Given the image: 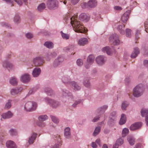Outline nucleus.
I'll return each instance as SVG.
<instances>
[{
  "label": "nucleus",
  "mask_w": 148,
  "mask_h": 148,
  "mask_svg": "<svg viewBox=\"0 0 148 148\" xmlns=\"http://www.w3.org/2000/svg\"><path fill=\"white\" fill-rule=\"evenodd\" d=\"M76 18L72 16L68 20H69L73 27L75 28L76 32L84 33L86 32L85 28L82 23L79 21H77Z\"/></svg>",
  "instance_id": "1"
},
{
  "label": "nucleus",
  "mask_w": 148,
  "mask_h": 148,
  "mask_svg": "<svg viewBox=\"0 0 148 148\" xmlns=\"http://www.w3.org/2000/svg\"><path fill=\"white\" fill-rule=\"evenodd\" d=\"M37 103L35 102H27L24 106L25 110L27 112L32 111L35 110L37 108Z\"/></svg>",
  "instance_id": "2"
},
{
  "label": "nucleus",
  "mask_w": 148,
  "mask_h": 148,
  "mask_svg": "<svg viewBox=\"0 0 148 148\" xmlns=\"http://www.w3.org/2000/svg\"><path fill=\"white\" fill-rule=\"evenodd\" d=\"M144 90V87L142 84L137 86L133 90L134 96L137 97L140 96L143 94Z\"/></svg>",
  "instance_id": "3"
},
{
  "label": "nucleus",
  "mask_w": 148,
  "mask_h": 148,
  "mask_svg": "<svg viewBox=\"0 0 148 148\" xmlns=\"http://www.w3.org/2000/svg\"><path fill=\"white\" fill-rule=\"evenodd\" d=\"M44 100L46 103L54 108H57L60 104L59 101L52 99L48 97H45L44 99Z\"/></svg>",
  "instance_id": "4"
},
{
  "label": "nucleus",
  "mask_w": 148,
  "mask_h": 148,
  "mask_svg": "<svg viewBox=\"0 0 148 148\" xmlns=\"http://www.w3.org/2000/svg\"><path fill=\"white\" fill-rule=\"evenodd\" d=\"M110 42L114 45H117L119 44L120 41L119 39L118 35L114 34L112 35L109 38Z\"/></svg>",
  "instance_id": "5"
},
{
  "label": "nucleus",
  "mask_w": 148,
  "mask_h": 148,
  "mask_svg": "<svg viewBox=\"0 0 148 148\" xmlns=\"http://www.w3.org/2000/svg\"><path fill=\"white\" fill-rule=\"evenodd\" d=\"M116 113L115 111H113L110 114L109 117V120L108 124L112 126L114 125L116 120Z\"/></svg>",
  "instance_id": "6"
},
{
  "label": "nucleus",
  "mask_w": 148,
  "mask_h": 148,
  "mask_svg": "<svg viewBox=\"0 0 148 148\" xmlns=\"http://www.w3.org/2000/svg\"><path fill=\"white\" fill-rule=\"evenodd\" d=\"M62 96L63 98L68 97V99H73L74 96L68 90L65 89H62Z\"/></svg>",
  "instance_id": "7"
},
{
  "label": "nucleus",
  "mask_w": 148,
  "mask_h": 148,
  "mask_svg": "<svg viewBox=\"0 0 148 148\" xmlns=\"http://www.w3.org/2000/svg\"><path fill=\"white\" fill-rule=\"evenodd\" d=\"M33 62L35 66H40L44 63L43 58L40 56L36 57L33 59Z\"/></svg>",
  "instance_id": "8"
},
{
  "label": "nucleus",
  "mask_w": 148,
  "mask_h": 148,
  "mask_svg": "<svg viewBox=\"0 0 148 148\" xmlns=\"http://www.w3.org/2000/svg\"><path fill=\"white\" fill-rule=\"evenodd\" d=\"M58 1L57 0H48L47 5L49 9H53L57 7Z\"/></svg>",
  "instance_id": "9"
},
{
  "label": "nucleus",
  "mask_w": 148,
  "mask_h": 148,
  "mask_svg": "<svg viewBox=\"0 0 148 148\" xmlns=\"http://www.w3.org/2000/svg\"><path fill=\"white\" fill-rule=\"evenodd\" d=\"M142 123L141 122L135 123L131 125L130 129L132 131H134L139 129L141 127Z\"/></svg>",
  "instance_id": "10"
},
{
  "label": "nucleus",
  "mask_w": 148,
  "mask_h": 148,
  "mask_svg": "<svg viewBox=\"0 0 148 148\" xmlns=\"http://www.w3.org/2000/svg\"><path fill=\"white\" fill-rule=\"evenodd\" d=\"M62 80L63 83L67 86L70 85L72 81H71V79L68 76H64L62 78Z\"/></svg>",
  "instance_id": "11"
},
{
  "label": "nucleus",
  "mask_w": 148,
  "mask_h": 148,
  "mask_svg": "<svg viewBox=\"0 0 148 148\" xmlns=\"http://www.w3.org/2000/svg\"><path fill=\"white\" fill-rule=\"evenodd\" d=\"M108 106L104 105L98 108L96 110V112L100 115L104 113L106 110L108 108Z\"/></svg>",
  "instance_id": "12"
},
{
  "label": "nucleus",
  "mask_w": 148,
  "mask_h": 148,
  "mask_svg": "<svg viewBox=\"0 0 148 148\" xmlns=\"http://www.w3.org/2000/svg\"><path fill=\"white\" fill-rule=\"evenodd\" d=\"M96 61L98 64L99 65H102L105 62V58L103 56H99L96 58Z\"/></svg>",
  "instance_id": "13"
},
{
  "label": "nucleus",
  "mask_w": 148,
  "mask_h": 148,
  "mask_svg": "<svg viewBox=\"0 0 148 148\" xmlns=\"http://www.w3.org/2000/svg\"><path fill=\"white\" fill-rule=\"evenodd\" d=\"M64 60V58L62 57H58L56 59L53 63V66L56 67L60 65Z\"/></svg>",
  "instance_id": "14"
},
{
  "label": "nucleus",
  "mask_w": 148,
  "mask_h": 148,
  "mask_svg": "<svg viewBox=\"0 0 148 148\" xmlns=\"http://www.w3.org/2000/svg\"><path fill=\"white\" fill-rule=\"evenodd\" d=\"M30 76L28 74L25 73L22 75L21 77V80L24 83H26L30 80Z\"/></svg>",
  "instance_id": "15"
},
{
  "label": "nucleus",
  "mask_w": 148,
  "mask_h": 148,
  "mask_svg": "<svg viewBox=\"0 0 148 148\" xmlns=\"http://www.w3.org/2000/svg\"><path fill=\"white\" fill-rule=\"evenodd\" d=\"M22 88L21 87H17L11 89L10 92L12 95H15L21 92L22 91Z\"/></svg>",
  "instance_id": "16"
},
{
  "label": "nucleus",
  "mask_w": 148,
  "mask_h": 148,
  "mask_svg": "<svg viewBox=\"0 0 148 148\" xmlns=\"http://www.w3.org/2000/svg\"><path fill=\"white\" fill-rule=\"evenodd\" d=\"M130 13V10H128L123 14L121 17L122 21L125 23H126L129 17V15Z\"/></svg>",
  "instance_id": "17"
},
{
  "label": "nucleus",
  "mask_w": 148,
  "mask_h": 148,
  "mask_svg": "<svg viewBox=\"0 0 148 148\" xmlns=\"http://www.w3.org/2000/svg\"><path fill=\"white\" fill-rule=\"evenodd\" d=\"M13 116V113H12L10 111H9L7 112L4 113L1 115V120L2 121H3L2 119H6L10 118L12 117Z\"/></svg>",
  "instance_id": "18"
},
{
  "label": "nucleus",
  "mask_w": 148,
  "mask_h": 148,
  "mask_svg": "<svg viewBox=\"0 0 148 148\" xmlns=\"http://www.w3.org/2000/svg\"><path fill=\"white\" fill-rule=\"evenodd\" d=\"M6 145L7 148H17L16 143L12 140L7 141L6 142Z\"/></svg>",
  "instance_id": "19"
},
{
  "label": "nucleus",
  "mask_w": 148,
  "mask_h": 148,
  "mask_svg": "<svg viewBox=\"0 0 148 148\" xmlns=\"http://www.w3.org/2000/svg\"><path fill=\"white\" fill-rule=\"evenodd\" d=\"M41 72V70L39 67H36L33 70L32 75L34 77H37L40 74Z\"/></svg>",
  "instance_id": "20"
},
{
  "label": "nucleus",
  "mask_w": 148,
  "mask_h": 148,
  "mask_svg": "<svg viewBox=\"0 0 148 148\" xmlns=\"http://www.w3.org/2000/svg\"><path fill=\"white\" fill-rule=\"evenodd\" d=\"M64 135L65 138L69 139L71 138L70 129L69 127H67L64 130Z\"/></svg>",
  "instance_id": "21"
},
{
  "label": "nucleus",
  "mask_w": 148,
  "mask_h": 148,
  "mask_svg": "<svg viewBox=\"0 0 148 148\" xmlns=\"http://www.w3.org/2000/svg\"><path fill=\"white\" fill-rule=\"evenodd\" d=\"M89 17L87 16L86 14L83 13L81 14L79 16V19L81 21L87 22L89 20Z\"/></svg>",
  "instance_id": "22"
},
{
  "label": "nucleus",
  "mask_w": 148,
  "mask_h": 148,
  "mask_svg": "<svg viewBox=\"0 0 148 148\" xmlns=\"http://www.w3.org/2000/svg\"><path fill=\"white\" fill-rule=\"evenodd\" d=\"M37 137V134L33 133L31 136L29 138L28 142L29 145L33 143Z\"/></svg>",
  "instance_id": "23"
},
{
  "label": "nucleus",
  "mask_w": 148,
  "mask_h": 148,
  "mask_svg": "<svg viewBox=\"0 0 148 148\" xmlns=\"http://www.w3.org/2000/svg\"><path fill=\"white\" fill-rule=\"evenodd\" d=\"M72 87V88L75 90L78 91L81 89V87L77 83L74 81H72L71 84L70 85Z\"/></svg>",
  "instance_id": "24"
},
{
  "label": "nucleus",
  "mask_w": 148,
  "mask_h": 148,
  "mask_svg": "<svg viewBox=\"0 0 148 148\" xmlns=\"http://www.w3.org/2000/svg\"><path fill=\"white\" fill-rule=\"evenodd\" d=\"M88 40L86 38H82L80 39L78 42V44L80 46H84L88 43Z\"/></svg>",
  "instance_id": "25"
},
{
  "label": "nucleus",
  "mask_w": 148,
  "mask_h": 148,
  "mask_svg": "<svg viewBox=\"0 0 148 148\" xmlns=\"http://www.w3.org/2000/svg\"><path fill=\"white\" fill-rule=\"evenodd\" d=\"M125 27V25L124 24L119 25L117 27V29L121 34L123 35L125 34V32L124 30Z\"/></svg>",
  "instance_id": "26"
},
{
  "label": "nucleus",
  "mask_w": 148,
  "mask_h": 148,
  "mask_svg": "<svg viewBox=\"0 0 148 148\" xmlns=\"http://www.w3.org/2000/svg\"><path fill=\"white\" fill-rule=\"evenodd\" d=\"M97 5V2L96 0H90L88 2V6L90 8H95Z\"/></svg>",
  "instance_id": "27"
},
{
  "label": "nucleus",
  "mask_w": 148,
  "mask_h": 148,
  "mask_svg": "<svg viewBox=\"0 0 148 148\" xmlns=\"http://www.w3.org/2000/svg\"><path fill=\"white\" fill-rule=\"evenodd\" d=\"M3 66L4 67L10 69H12L13 66L12 64L8 60H5L4 61Z\"/></svg>",
  "instance_id": "28"
},
{
  "label": "nucleus",
  "mask_w": 148,
  "mask_h": 148,
  "mask_svg": "<svg viewBox=\"0 0 148 148\" xmlns=\"http://www.w3.org/2000/svg\"><path fill=\"white\" fill-rule=\"evenodd\" d=\"M140 50L138 47H135L134 49V51L131 55V57L132 58H135L139 53Z\"/></svg>",
  "instance_id": "29"
},
{
  "label": "nucleus",
  "mask_w": 148,
  "mask_h": 148,
  "mask_svg": "<svg viewBox=\"0 0 148 148\" xmlns=\"http://www.w3.org/2000/svg\"><path fill=\"white\" fill-rule=\"evenodd\" d=\"M10 82L12 85L16 86L17 85L18 80L15 77H12L10 79Z\"/></svg>",
  "instance_id": "30"
},
{
  "label": "nucleus",
  "mask_w": 148,
  "mask_h": 148,
  "mask_svg": "<svg viewBox=\"0 0 148 148\" xmlns=\"http://www.w3.org/2000/svg\"><path fill=\"white\" fill-rule=\"evenodd\" d=\"M44 91L49 96H51L54 94V92L50 87H46L44 89Z\"/></svg>",
  "instance_id": "31"
},
{
  "label": "nucleus",
  "mask_w": 148,
  "mask_h": 148,
  "mask_svg": "<svg viewBox=\"0 0 148 148\" xmlns=\"http://www.w3.org/2000/svg\"><path fill=\"white\" fill-rule=\"evenodd\" d=\"M20 17L19 15L17 14H16L13 18L14 23L17 24L21 22Z\"/></svg>",
  "instance_id": "32"
},
{
  "label": "nucleus",
  "mask_w": 148,
  "mask_h": 148,
  "mask_svg": "<svg viewBox=\"0 0 148 148\" xmlns=\"http://www.w3.org/2000/svg\"><path fill=\"white\" fill-rule=\"evenodd\" d=\"M84 86L88 88H90L91 87V84L88 78H86L84 79L83 82Z\"/></svg>",
  "instance_id": "33"
},
{
  "label": "nucleus",
  "mask_w": 148,
  "mask_h": 148,
  "mask_svg": "<svg viewBox=\"0 0 148 148\" xmlns=\"http://www.w3.org/2000/svg\"><path fill=\"white\" fill-rule=\"evenodd\" d=\"M127 140L130 145H133L134 144L135 139L133 137L129 136H127Z\"/></svg>",
  "instance_id": "34"
},
{
  "label": "nucleus",
  "mask_w": 148,
  "mask_h": 148,
  "mask_svg": "<svg viewBox=\"0 0 148 148\" xmlns=\"http://www.w3.org/2000/svg\"><path fill=\"white\" fill-rule=\"evenodd\" d=\"M126 121V117L125 114H122L121 115V118L119 121V124L121 125L124 124Z\"/></svg>",
  "instance_id": "35"
},
{
  "label": "nucleus",
  "mask_w": 148,
  "mask_h": 148,
  "mask_svg": "<svg viewBox=\"0 0 148 148\" xmlns=\"http://www.w3.org/2000/svg\"><path fill=\"white\" fill-rule=\"evenodd\" d=\"M102 51L104 52H106L108 55H110L111 53V49L108 47H103Z\"/></svg>",
  "instance_id": "36"
},
{
  "label": "nucleus",
  "mask_w": 148,
  "mask_h": 148,
  "mask_svg": "<svg viewBox=\"0 0 148 148\" xmlns=\"http://www.w3.org/2000/svg\"><path fill=\"white\" fill-rule=\"evenodd\" d=\"M44 45L49 49L52 48L53 47V43L51 42H46L45 43Z\"/></svg>",
  "instance_id": "37"
},
{
  "label": "nucleus",
  "mask_w": 148,
  "mask_h": 148,
  "mask_svg": "<svg viewBox=\"0 0 148 148\" xmlns=\"http://www.w3.org/2000/svg\"><path fill=\"white\" fill-rule=\"evenodd\" d=\"M10 135L12 136H16L17 135V132L15 129H11L9 131Z\"/></svg>",
  "instance_id": "38"
},
{
  "label": "nucleus",
  "mask_w": 148,
  "mask_h": 148,
  "mask_svg": "<svg viewBox=\"0 0 148 148\" xmlns=\"http://www.w3.org/2000/svg\"><path fill=\"white\" fill-rule=\"evenodd\" d=\"M48 119V117L46 115H40L38 117V120L42 121H45Z\"/></svg>",
  "instance_id": "39"
},
{
  "label": "nucleus",
  "mask_w": 148,
  "mask_h": 148,
  "mask_svg": "<svg viewBox=\"0 0 148 148\" xmlns=\"http://www.w3.org/2000/svg\"><path fill=\"white\" fill-rule=\"evenodd\" d=\"M45 5L44 3L40 4L38 7V10L40 12H41L45 8Z\"/></svg>",
  "instance_id": "40"
},
{
  "label": "nucleus",
  "mask_w": 148,
  "mask_h": 148,
  "mask_svg": "<svg viewBox=\"0 0 148 148\" xmlns=\"http://www.w3.org/2000/svg\"><path fill=\"white\" fill-rule=\"evenodd\" d=\"M142 116L144 117L148 115V110L145 108L142 109L140 111Z\"/></svg>",
  "instance_id": "41"
},
{
  "label": "nucleus",
  "mask_w": 148,
  "mask_h": 148,
  "mask_svg": "<svg viewBox=\"0 0 148 148\" xmlns=\"http://www.w3.org/2000/svg\"><path fill=\"white\" fill-rule=\"evenodd\" d=\"M60 33L61 34L62 37L63 39L65 40H68L69 39L70 36L69 34L64 33L62 31H61Z\"/></svg>",
  "instance_id": "42"
},
{
  "label": "nucleus",
  "mask_w": 148,
  "mask_h": 148,
  "mask_svg": "<svg viewBox=\"0 0 148 148\" xmlns=\"http://www.w3.org/2000/svg\"><path fill=\"white\" fill-rule=\"evenodd\" d=\"M94 58H95L92 55H90L88 57L87 61L88 62H89L92 64L94 61Z\"/></svg>",
  "instance_id": "43"
},
{
  "label": "nucleus",
  "mask_w": 148,
  "mask_h": 148,
  "mask_svg": "<svg viewBox=\"0 0 148 148\" xmlns=\"http://www.w3.org/2000/svg\"><path fill=\"white\" fill-rule=\"evenodd\" d=\"M50 117L52 121L54 123L57 124L59 122V119L55 116L51 115H50Z\"/></svg>",
  "instance_id": "44"
},
{
  "label": "nucleus",
  "mask_w": 148,
  "mask_h": 148,
  "mask_svg": "<svg viewBox=\"0 0 148 148\" xmlns=\"http://www.w3.org/2000/svg\"><path fill=\"white\" fill-rule=\"evenodd\" d=\"M12 100L9 99L8 101V102L5 104V109H8L10 108L12 106L11 102Z\"/></svg>",
  "instance_id": "45"
},
{
  "label": "nucleus",
  "mask_w": 148,
  "mask_h": 148,
  "mask_svg": "<svg viewBox=\"0 0 148 148\" xmlns=\"http://www.w3.org/2000/svg\"><path fill=\"white\" fill-rule=\"evenodd\" d=\"M129 133V130L127 128H125L122 131V136L123 137L125 136Z\"/></svg>",
  "instance_id": "46"
},
{
  "label": "nucleus",
  "mask_w": 148,
  "mask_h": 148,
  "mask_svg": "<svg viewBox=\"0 0 148 148\" xmlns=\"http://www.w3.org/2000/svg\"><path fill=\"white\" fill-rule=\"evenodd\" d=\"M100 127H96L93 133V136H96L100 132Z\"/></svg>",
  "instance_id": "47"
},
{
  "label": "nucleus",
  "mask_w": 148,
  "mask_h": 148,
  "mask_svg": "<svg viewBox=\"0 0 148 148\" xmlns=\"http://www.w3.org/2000/svg\"><path fill=\"white\" fill-rule=\"evenodd\" d=\"M48 57L47 58V60L48 61L50 59V58H48V57H50L51 56V57H55L57 56L56 53L54 52H53L50 53H49L48 54Z\"/></svg>",
  "instance_id": "48"
},
{
  "label": "nucleus",
  "mask_w": 148,
  "mask_h": 148,
  "mask_svg": "<svg viewBox=\"0 0 148 148\" xmlns=\"http://www.w3.org/2000/svg\"><path fill=\"white\" fill-rule=\"evenodd\" d=\"M36 124L38 126L40 127H43L45 125V123L43 122V121H39L38 120V121L36 122Z\"/></svg>",
  "instance_id": "49"
},
{
  "label": "nucleus",
  "mask_w": 148,
  "mask_h": 148,
  "mask_svg": "<svg viewBox=\"0 0 148 148\" xmlns=\"http://www.w3.org/2000/svg\"><path fill=\"white\" fill-rule=\"evenodd\" d=\"M83 99H79L75 101L74 103L72 105V106L73 107H76L78 104L80 103L82 101H83Z\"/></svg>",
  "instance_id": "50"
},
{
  "label": "nucleus",
  "mask_w": 148,
  "mask_h": 148,
  "mask_svg": "<svg viewBox=\"0 0 148 148\" xmlns=\"http://www.w3.org/2000/svg\"><path fill=\"white\" fill-rule=\"evenodd\" d=\"M92 16L93 18L96 20H99L101 18L100 15L98 14L95 13H93Z\"/></svg>",
  "instance_id": "51"
},
{
  "label": "nucleus",
  "mask_w": 148,
  "mask_h": 148,
  "mask_svg": "<svg viewBox=\"0 0 148 148\" xmlns=\"http://www.w3.org/2000/svg\"><path fill=\"white\" fill-rule=\"evenodd\" d=\"M123 139L120 138L117 140L116 143V144L117 145H121L123 143Z\"/></svg>",
  "instance_id": "52"
},
{
  "label": "nucleus",
  "mask_w": 148,
  "mask_h": 148,
  "mask_svg": "<svg viewBox=\"0 0 148 148\" xmlns=\"http://www.w3.org/2000/svg\"><path fill=\"white\" fill-rule=\"evenodd\" d=\"M128 105V104L127 102L125 101L123 102L121 106V108L122 110H125Z\"/></svg>",
  "instance_id": "53"
},
{
  "label": "nucleus",
  "mask_w": 148,
  "mask_h": 148,
  "mask_svg": "<svg viewBox=\"0 0 148 148\" xmlns=\"http://www.w3.org/2000/svg\"><path fill=\"white\" fill-rule=\"evenodd\" d=\"M131 30L129 29H126L125 30L126 35L127 37H130L131 36Z\"/></svg>",
  "instance_id": "54"
},
{
  "label": "nucleus",
  "mask_w": 148,
  "mask_h": 148,
  "mask_svg": "<svg viewBox=\"0 0 148 148\" xmlns=\"http://www.w3.org/2000/svg\"><path fill=\"white\" fill-rule=\"evenodd\" d=\"M145 31L147 32H148V19L146 20L144 23Z\"/></svg>",
  "instance_id": "55"
},
{
  "label": "nucleus",
  "mask_w": 148,
  "mask_h": 148,
  "mask_svg": "<svg viewBox=\"0 0 148 148\" xmlns=\"http://www.w3.org/2000/svg\"><path fill=\"white\" fill-rule=\"evenodd\" d=\"M0 24L3 27H10V24L4 22L0 23Z\"/></svg>",
  "instance_id": "56"
},
{
  "label": "nucleus",
  "mask_w": 148,
  "mask_h": 148,
  "mask_svg": "<svg viewBox=\"0 0 148 148\" xmlns=\"http://www.w3.org/2000/svg\"><path fill=\"white\" fill-rule=\"evenodd\" d=\"M83 62L82 60L80 59H79L77 60V65L79 66H80L83 64Z\"/></svg>",
  "instance_id": "57"
},
{
  "label": "nucleus",
  "mask_w": 148,
  "mask_h": 148,
  "mask_svg": "<svg viewBox=\"0 0 148 148\" xmlns=\"http://www.w3.org/2000/svg\"><path fill=\"white\" fill-rule=\"evenodd\" d=\"M61 145L60 143H59L55 144L52 146L51 148H60Z\"/></svg>",
  "instance_id": "58"
},
{
  "label": "nucleus",
  "mask_w": 148,
  "mask_h": 148,
  "mask_svg": "<svg viewBox=\"0 0 148 148\" xmlns=\"http://www.w3.org/2000/svg\"><path fill=\"white\" fill-rule=\"evenodd\" d=\"M25 36L27 38L31 39L33 37V34L30 33H28L25 34Z\"/></svg>",
  "instance_id": "59"
},
{
  "label": "nucleus",
  "mask_w": 148,
  "mask_h": 148,
  "mask_svg": "<svg viewBox=\"0 0 148 148\" xmlns=\"http://www.w3.org/2000/svg\"><path fill=\"white\" fill-rule=\"evenodd\" d=\"M100 118V115H99L95 117L92 120V121L94 122H96L99 120Z\"/></svg>",
  "instance_id": "60"
},
{
  "label": "nucleus",
  "mask_w": 148,
  "mask_h": 148,
  "mask_svg": "<svg viewBox=\"0 0 148 148\" xmlns=\"http://www.w3.org/2000/svg\"><path fill=\"white\" fill-rule=\"evenodd\" d=\"M81 6L83 8H87L88 7V3H86L85 2H84L81 4Z\"/></svg>",
  "instance_id": "61"
},
{
  "label": "nucleus",
  "mask_w": 148,
  "mask_h": 148,
  "mask_svg": "<svg viewBox=\"0 0 148 148\" xmlns=\"http://www.w3.org/2000/svg\"><path fill=\"white\" fill-rule=\"evenodd\" d=\"M91 63H89V62H88L87 61V62L84 65L85 67L87 69H88L89 68L90 66L91 65Z\"/></svg>",
  "instance_id": "62"
},
{
  "label": "nucleus",
  "mask_w": 148,
  "mask_h": 148,
  "mask_svg": "<svg viewBox=\"0 0 148 148\" xmlns=\"http://www.w3.org/2000/svg\"><path fill=\"white\" fill-rule=\"evenodd\" d=\"M144 65L148 68V60H145L143 62Z\"/></svg>",
  "instance_id": "63"
},
{
  "label": "nucleus",
  "mask_w": 148,
  "mask_h": 148,
  "mask_svg": "<svg viewBox=\"0 0 148 148\" xmlns=\"http://www.w3.org/2000/svg\"><path fill=\"white\" fill-rule=\"evenodd\" d=\"M91 146L93 148H97V145L95 142H92V143Z\"/></svg>",
  "instance_id": "64"
}]
</instances>
